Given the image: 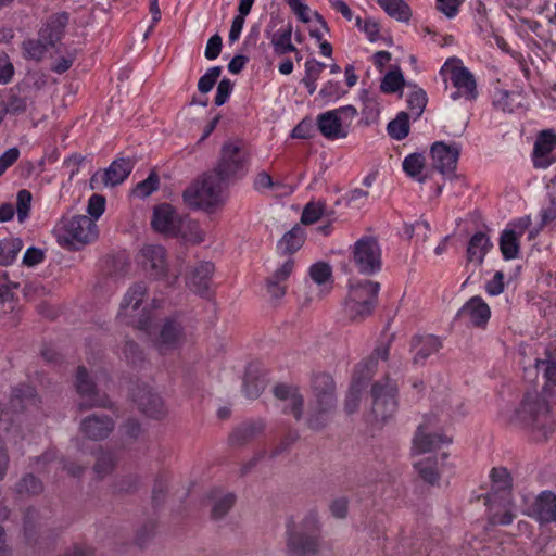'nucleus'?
<instances>
[{
	"label": "nucleus",
	"mask_w": 556,
	"mask_h": 556,
	"mask_svg": "<svg viewBox=\"0 0 556 556\" xmlns=\"http://www.w3.org/2000/svg\"><path fill=\"white\" fill-rule=\"evenodd\" d=\"M516 418L538 442L546 441L554 432L551 406L545 397L536 391H529L525 394L516 410Z\"/></svg>",
	"instance_id": "f257e3e1"
},
{
	"label": "nucleus",
	"mask_w": 556,
	"mask_h": 556,
	"mask_svg": "<svg viewBox=\"0 0 556 556\" xmlns=\"http://www.w3.org/2000/svg\"><path fill=\"white\" fill-rule=\"evenodd\" d=\"M223 182L215 173L203 174L184 190V203L193 210L213 212L225 202Z\"/></svg>",
	"instance_id": "f03ea898"
},
{
	"label": "nucleus",
	"mask_w": 556,
	"mask_h": 556,
	"mask_svg": "<svg viewBox=\"0 0 556 556\" xmlns=\"http://www.w3.org/2000/svg\"><path fill=\"white\" fill-rule=\"evenodd\" d=\"M137 328L148 332L160 353L179 348L185 341V329L178 317H166L152 331V316L143 312L137 321Z\"/></svg>",
	"instance_id": "7ed1b4c3"
},
{
	"label": "nucleus",
	"mask_w": 556,
	"mask_h": 556,
	"mask_svg": "<svg viewBox=\"0 0 556 556\" xmlns=\"http://www.w3.org/2000/svg\"><path fill=\"white\" fill-rule=\"evenodd\" d=\"M250 153L241 140H228L220 148L214 173L223 181L239 179L247 174Z\"/></svg>",
	"instance_id": "20e7f679"
},
{
	"label": "nucleus",
	"mask_w": 556,
	"mask_h": 556,
	"mask_svg": "<svg viewBox=\"0 0 556 556\" xmlns=\"http://www.w3.org/2000/svg\"><path fill=\"white\" fill-rule=\"evenodd\" d=\"M380 283L362 280L350 285L345 300V313L352 321H361L368 317L377 305Z\"/></svg>",
	"instance_id": "39448f33"
},
{
	"label": "nucleus",
	"mask_w": 556,
	"mask_h": 556,
	"mask_svg": "<svg viewBox=\"0 0 556 556\" xmlns=\"http://www.w3.org/2000/svg\"><path fill=\"white\" fill-rule=\"evenodd\" d=\"M371 414L376 422L384 424L397 410V386L388 376L376 381L371 387Z\"/></svg>",
	"instance_id": "423d86ee"
},
{
	"label": "nucleus",
	"mask_w": 556,
	"mask_h": 556,
	"mask_svg": "<svg viewBox=\"0 0 556 556\" xmlns=\"http://www.w3.org/2000/svg\"><path fill=\"white\" fill-rule=\"evenodd\" d=\"M382 252L378 239L372 236L359 238L351 248V261L358 271L371 276L381 269Z\"/></svg>",
	"instance_id": "0eeeda50"
},
{
	"label": "nucleus",
	"mask_w": 556,
	"mask_h": 556,
	"mask_svg": "<svg viewBox=\"0 0 556 556\" xmlns=\"http://www.w3.org/2000/svg\"><path fill=\"white\" fill-rule=\"evenodd\" d=\"M319 553V539L317 533L308 529L305 522L299 527L288 529L287 555L288 556H316Z\"/></svg>",
	"instance_id": "6e6552de"
},
{
	"label": "nucleus",
	"mask_w": 556,
	"mask_h": 556,
	"mask_svg": "<svg viewBox=\"0 0 556 556\" xmlns=\"http://www.w3.org/2000/svg\"><path fill=\"white\" fill-rule=\"evenodd\" d=\"M442 73L450 72L451 81L457 89L451 97L456 100L464 97L468 100H472L477 97V85L473 75L468 68L460 65V61L457 59H450L443 65Z\"/></svg>",
	"instance_id": "1a4fd4ad"
},
{
	"label": "nucleus",
	"mask_w": 556,
	"mask_h": 556,
	"mask_svg": "<svg viewBox=\"0 0 556 556\" xmlns=\"http://www.w3.org/2000/svg\"><path fill=\"white\" fill-rule=\"evenodd\" d=\"M76 390L81 400L78 403L79 410H86L93 407H108L110 400L106 394H101L90 379L84 367H78L75 381Z\"/></svg>",
	"instance_id": "9d476101"
},
{
	"label": "nucleus",
	"mask_w": 556,
	"mask_h": 556,
	"mask_svg": "<svg viewBox=\"0 0 556 556\" xmlns=\"http://www.w3.org/2000/svg\"><path fill=\"white\" fill-rule=\"evenodd\" d=\"M184 223L182 216L168 203H162L153 208L151 226L159 233L177 237L182 233Z\"/></svg>",
	"instance_id": "9b49d317"
},
{
	"label": "nucleus",
	"mask_w": 556,
	"mask_h": 556,
	"mask_svg": "<svg viewBox=\"0 0 556 556\" xmlns=\"http://www.w3.org/2000/svg\"><path fill=\"white\" fill-rule=\"evenodd\" d=\"M485 505L489 506V523L491 526H507L516 518L513 498L509 493H506L504 496L488 494L485 496Z\"/></svg>",
	"instance_id": "f8f14e48"
},
{
	"label": "nucleus",
	"mask_w": 556,
	"mask_h": 556,
	"mask_svg": "<svg viewBox=\"0 0 556 556\" xmlns=\"http://www.w3.org/2000/svg\"><path fill=\"white\" fill-rule=\"evenodd\" d=\"M132 397L138 408L151 418L161 419L167 414L163 399L147 384L138 386Z\"/></svg>",
	"instance_id": "ddd939ff"
},
{
	"label": "nucleus",
	"mask_w": 556,
	"mask_h": 556,
	"mask_svg": "<svg viewBox=\"0 0 556 556\" xmlns=\"http://www.w3.org/2000/svg\"><path fill=\"white\" fill-rule=\"evenodd\" d=\"M432 166L441 174H451L456 169L460 148L456 143L434 142L430 150Z\"/></svg>",
	"instance_id": "4468645a"
},
{
	"label": "nucleus",
	"mask_w": 556,
	"mask_h": 556,
	"mask_svg": "<svg viewBox=\"0 0 556 556\" xmlns=\"http://www.w3.org/2000/svg\"><path fill=\"white\" fill-rule=\"evenodd\" d=\"M147 296V287L143 282L134 283L125 293L121 306L118 316L128 324H134L137 327V321L142 315L137 312L140 304Z\"/></svg>",
	"instance_id": "2eb2a0df"
},
{
	"label": "nucleus",
	"mask_w": 556,
	"mask_h": 556,
	"mask_svg": "<svg viewBox=\"0 0 556 556\" xmlns=\"http://www.w3.org/2000/svg\"><path fill=\"white\" fill-rule=\"evenodd\" d=\"M313 404L324 406H337L336 383L333 378L326 372H315L311 378Z\"/></svg>",
	"instance_id": "dca6fc26"
},
{
	"label": "nucleus",
	"mask_w": 556,
	"mask_h": 556,
	"mask_svg": "<svg viewBox=\"0 0 556 556\" xmlns=\"http://www.w3.org/2000/svg\"><path fill=\"white\" fill-rule=\"evenodd\" d=\"M265 428L266 422L262 418L242 421L230 432L228 442L232 447H243L261 435Z\"/></svg>",
	"instance_id": "f3484780"
},
{
	"label": "nucleus",
	"mask_w": 556,
	"mask_h": 556,
	"mask_svg": "<svg viewBox=\"0 0 556 556\" xmlns=\"http://www.w3.org/2000/svg\"><path fill=\"white\" fill-rule=\"evenodd\" d=\"M65 232L77 243H88L98 237L96 222L86 215L73 216L64 226Z\"/></svg>",
	"instance_id": "a211bd4d"
},
{
	"label": "nucleus",
	"mask_w": 556,
	"mask_h": 556,
	"mask_svg": "<svg viewBox=\"0 0 556 556\" xmlns=\"http://www.w3.org/2000/svg\"><path fill=\"white\" fill-rule=\"evenodd\" d=\"M114 421L106 415L92 414L80 422V432L92 441L106 439L114 430Z\"/></svg>",
	"instance_id": "6ab92c4d"
},
{
	"label": "nucleus",
	"mask_w": 556,
	"mask_h": 556,
	"mask_svg": "<svg viewBox=\"0 0 556 556\" xmlns=\"http://www.w3.org/2000/svg\"><path fill=\"white\" fill-rule=\"evenodd\" d=\"M142 266L148 275L154 279L165 277L167 263L165 249L161 245H146L141 250Z\"/></svg>",
	"instance_id": "aec40b11"
},
{
	"label": "nucleus",
	"mask_w": 556,
	"mask_h": 556,
	"mask_svg": "<svg viewBox=\"0 0 556 556\" xmlns=\"http://www.w3.org/2000/svg\"><path fill=\"white\" fill-rule=\"evenodd\" d=\"M556 135L549 130L542 131L535 143L533 150V164L536 168H547L556 162Z\"/></svg>",
	"instance_id": "412c9836"
},
{
	"label": "nucleus",
	"mask_w": 556,
	"mask_h": 556,
	"mask_svg": "<svg viewBox=\"0 0 556 556\" xmlns=\"http://www.w3.org/2000/svg\"><path fill=\"white\" fill-rule=\"evenodd\" d=\"M528 515L541 523L556 522V495L551 491L539 494Z\"/></svg>",
	"instance_id": "4be33fe9"
},
{
	"label": "nucleus",
	"mask_w": 556,
	"mask_h": 556,
	"mask_svg": "<svg viewBox=\"0 0 556 556\" xmlns=\"http://www.w3.org/2000/svg\"><path fill=\"white\" fill-rule=\"evenodd\" d=\"M215 271V266L211 262L199 263L191 271L187 280L188 287L201 296H207L212 276Z\"/></svg>",
	"instance_id": "5701e85b"
},
{
	"label": "nucleus",
	"mask_w": 556,
	"mask_h": 556,
	"mask_svg": "<svg viewBox=\"0 0 556 556\" xmlns=\"http://www.w3.org/2000/svg\"><path fill=\"white\" fill-rule=\"evenodd\" d=\"M70 16L65 12L51 15L45 26L39 30L41 40L53 47L61 40L65 27L68 24Z\"/></svg>",
	"instance_id": "b1692460"
},
{
	"label": "nucleus",
	"mask_w": 556,
	"mask_h": 556,
	"mask_svg": "<svg viewBox=\"0 0 556 556\" xmlns=\"http://www.w3.org/2000/svg\"><path fill=\"white\" fill-rule=\"evenodd\" d=\"M134 163L130 159H117L102 174L101 180L106 187H115L122 184L131 173Z\"/></svg>",
	"instance_id": "393cba45"
},
{
	"label": "nucleus",
	"mask_w": 556,
	"mask_h": 556,
	"mask_svg": "<svg viewBox=\"0 0 556 556\" xmlns=\"http://www.w3.org/2000/svg\"><path fill=\"white\" fill-rule=\"evenodd\" d=\"M450 442V438L442 434L429 433L427 427L425 425H420L414 438L413 450L417 454H424Z\"/></svg>",
	"instance_id": "a878e982"
},
{
	"label": "nucleus",
	"mask_w": 556,
	"mask_h": 556,
	"mask_svg": "<svg viewBox=\"0 0 556 556\" xmlns=\"http://www.w3.org/2000/svg\"><path fill=\"white\" fill-rule=\"evenodd\" d=\"M316 125L320 134L328 140L345 139L348 137V130L340 124L332 110L319 114Z\"/></svg>",
	"instance_id": "bb28decb"
},
{
	"label": "nucleus",
	"mask_w": 556,
	"mask_h": 556,
	"mask_svg": "<svg viewBox=\"0 0 556 556\" xmlns=\"http://www.w3.org/2000/svg\"><path fill=\"white\" fill-rule=\"evenodd\" d=\"M27 429L23 426L21 416L14 418L4 413L0 418V438L9 443L17 444L26 437Z\"/></svg>",
	"instance_id": "cd10ccee"
},
{
	"label": "nucleus",
	"mask_w": 556,
	"mask_h": 556,
	"mask_svg": "<svg viewBox=\"0 0 556 556\" xmlns=\"http://www.w3.org/2000/svg\"><path fill=\"white\" fill-rule=\"evenodd\" d=\"M488 304L479 296L471 298L459 311V315L466 317L477 327L483 326L490 318Z\"/></svg>",
	"instance_id": "c85d7f7f"
},
{
	"label": "nucleus",
	"mask_w": 556,
	"mask_h": 556,
	"mask_svg": "<svg viewBox=\"0 0 556 556\" xmlns=\"http://www.w3.org/2000/svg\"><path fill=\"white\" fill-rule=\"evenodd\" d=\"M490 238L482 231L476 232L469 240L467 248V261L477 266L483 263L484 256L491 249Z\"/></svg>",
	"instance_id": "c756f323"
},
{
	"label": "nucleus",
	"mask_w": 556,
	"mask_h": 556,
	"mask_svg": "<svg viewBox=\"0 0 556 556\" xmlns=\"http://www.w3.org/2000/svg\"><path fill=\"white\" fill-rule=\"evenodd\" d=\"M336 406H324L320 404H309L306 425L311 430H323L331 420Z\"/></svg>",
	"instance_id": "7c9ffc66"
},
{
	"label": "nucleus",
	"mask_w": 556,
	"mask_h": 556,
	"mask_svg": "<svg viewBox=\"0 0 556 556\" xmlns=\"http://www.w3.org/2000/svg\"><path fill=\"white\" fill-rule=\"evenodd\" d=\"M441 343L434 336L415 337L413 339V349L416 351L413 357L414 363L426 361L431 354L439 351Z\"/></svg>",
	"instance_id": "2f4dec72"
},
{
	"label": "nucleus",
	"mask_w": 556,
	"mask_h": 556,
	"mask_svg": "<svg viewBox=\"0 0 556 556\" xmlns=\"http://www.w3.org/2000/svg\"><path fill=\"white\" fill-rule=\"evenodd\" d=\"M47 85V75L39 71H28L23 80L17 85V91L21 93H26L33 100L35 94L43 89Z\"/></svg>",
	"instance_id": "473e14b6"
},
{
	"label": "nucleus",
	"mask_w": 556,
	"mask_h": 556,
	"mask_svg": "<svg viewBox=\"0 0 556 556\" xmlns=\"http://www.w3.org/2000/svg\"><path fill=\"white\" fill-rule=\"evenodd\" d=\"M43 483L33 473L24 475L14 485V492L21 497H31L41 494Z\"/></svg>",
	"instance_id": "72a5a7b5"
},
{
	"label": "nucleus",
	"mask_w": 556,
	"mask_h": 556,
	"mask_svg": "<svg viewBox=\"0 0 556 556\" xmlns=\"http://www.w3.org/2000/svg\"><path fill=\"white\" fill-rule=\"evenodd\" d=\"M304 240V230L302 227L296 225L287 233H285V236L278 242V249L285 254H292L303 245Z\"/></svg>",
	"instance_id": "f704fd0d"
},
{
	"label": "nucleus",
	"mask_w": 556,
	"mask_h": 556,
	"mask_svg": "<svg viewBox=\"0 0 556 556\" xmlns=\"http://www.w3.org/2000/svg\"><path fill=\"white\" fill-rule=\"evenodd\" d=\"M117 458L111 451L100 448L96 454V463L93 465V472L98 479H103L110 476L115 466Z\"/></svg>",
	"instance_id": "c9c22d12"
},
{
	"label": "nucleus",
	"mask_w": 556,
	"mask_h": 556,
	"mask_svg": "<svg viewBox=\"0 0 556 556\" xmlns=\"http://www.w3.org/2000/svg\"><path fill=\"white\" fill-rule=\"evenodd\" d=\"M291 24H288L285 27L280 28L271 36V45L276 54L282 55L288 52L296 51L295 46L291 42Z\"/></svg>",
	"instance_id": "e433bc0d"
},
{
	"label": "nucleus",
	"mask_w": 556,
	"mask_h": 556,
	"mask_svg": "<svg viewBox=\"0 0 556 556\" xmlns=\"http://www.w3.org/2000/svg\"><path fill=\"white\" fill-rule=\"evenodd\" d=\"M366 387L367 383L365 380L353 378L344 401V410L348 414H354L358 409L362 394Z\"/></svg>",
	"instance_id": "4c0bfd02"
},
{
	"label": "nucleus",
	"mask_w": 556,
	"mask_h": 556,
	"mask_svg": "<svg viewBox=\"0 0 556 556\" xmlns=\"http://www.w3.org/2000/svg\"><path fill=\"white\" fill-rule=\"evenodd\" d=\"M491 481H492V490L491 494H496L497 496H504L506 493L510 492L511 488V478L506 468H494L491 471Z\"/></svg>",
	"instance_id": "58836bf2"
},
{
	"label": "nucleus",
	"mask_w": 556,
	"mask_h": 556,
	"mask_svg": "<svg viewBox=\"0 0 556 556\" xmlns=\"http://www.w3.org/2000/svg\"><path fill=\"white\" fill-rule=\"evenodd\" d=\"M425 168V157L419 153H413L403 161L404 172L418 182H425L427 175L422 174Z\"/></svg>",
	"instance_id": "ea45409f"
},
{
	"label": "nucleus",
	"mask_w": 556,
	"mask_h": 556,
	"mask_svg": "<svg viewBox=\"0 0 556 556\" xmlns=\"http://www.w3.org/2000/svg\"><path fill=\"white\" fill-rule=\"evenodd\" d=\"M517 230L506 229L500 238V249L506 260L516 258L519 252Z\"/></svg>",
	"instance_id": "a19ab883"
},
{
	"label": "nucleus",
	"mask_w": 556,
	"mask_h": 556,
	"mask_svg": "<svg viewBox=\"0 0 556 556\" xmlns=\"http://www.w3.org/2000/svg\"><path fill=\"white\" fill-rule=\"evenodd\" d=\"M535 368L543 371L544 378L556 384V353L549 349L544 352V357L535 361Z\"/></svg>",
	"instance_id": "79ce46f5"
},
{
	"label": "nucleus",
	"mask_w": 556,
	"mask_h": 556,
	"mask_svg": "<svg viewBox=\"0 0 556 556\" xmlns=\"http://www.w3.org/2000/svg\"><path fill=\"white\" fill-rule=\"evenodd\" d=\"M380 7L392 17L401 22H407L410 10L403 0H378Z\"/></svg>",
	"instance_id": "37998d69"
},
{
	"label": "nucleus",
	"mask_w": 556,
	"mask_h": 556,
	"mask_svg": "<svg viewBox=\"0 0 556 556\" xmlns=\"http://www.w3.org/2000/svg\"><path fill=\"white\" fill-rule=\"evenodd\" d=\"M34 100L26 93H11L4 103V112L13 115L24 113Z\"/></svg>",
	"instance_id": "c03bdc74"
},
{
	"label": "nucleus",
	"mask_w": 556,
	"mask_h": 556,
	"mask_svg": "<svg viewBox=\"0 0 556 556\" xmlns=\"http://www.w3.org/2000/svg\"><path fill=\"white\" fill-rule=\"evenodd\" d=\"M22 248L23 243L20 239L0 240V265L8 266L12 264Z\"/></svg>",
	"instance_id": "a18cd8bd"
},
{
	"label": "nucleus",
	"mask_w": 556,
	"mask_h": 556,
	"mask_svg": "<svg viewBox=\"0 0 556 556\" xmlns=\"http://www.w3.org/2000/svg\"><path fill=\"white\" fill-rule=\"evenodd\" d=\"M409 115L405 112H401L397 116L388 124V134L396 140H402L407 137L409 132Z\"/></svg>",
	"instance_id": "49530a36"
},
{
	"label": "nucleus",
	"mask_w": 556,
	"mask_h": 556,
	"mask_svg": "<svg viewBox=\"0 0 556 556\" xmlns=\"http://www.w3.org/2000/svg\"><path fill=\"white\" fill-rule=\"evenodd\" d=\"M309 277L318 286L332 285V269L328 263L317 262L309 268ZM329 286L328 289H330Z\"/></svg>",
	"instance_id": "de8ad7c7"
},
{
	"label": "nucleus",
	"mask_w": 556,
	"mask_h": 556,
	"mask_svg": "<svg viewBox=\"0 0 556 556\" xmlns=\"http://www.w3.org/2000/svg\"><path fill=\"white\" fill-rule=\"evenodd\" d=\"M236 502L233 493H226L217 497L213 504L211 516L215 520L224 518Z\"/></svg>",
	"instance_id": "09e8293b"
},
{
	"label": "nucleus",
	"mask_w": 556,
	"mask_h": 556,
	"mask_svg": "<svg viewBox=\"0 0 556 556\" xmlns=\"http://www.w3.org/2000/svg\"><path fill=\"white\" fill-rule=\"evenodd\" d=\"M408 109L414 119H417L424 112L427 104L426 92L421 89L414 90L407 98Z\"/></svg>",
	"instance_id": "8fccbe9b"
},
{
	"label": "nucleus",
	"mask_w": 556,
	"mask_h": 556,
	"mask_svg": "<svg viewBox=\"0 0 556 556\" xmlns=\"http://www.w3.org/2000/svg\"><path fill=\"white\" fill-rule=\"evenodd\" d=\"M415 467L418 470L420 477L425 481H427L431 484H433L438 481L439 473L437 470V462L434 459H431V458L424 459L421 462H418L415 465Z\"/></svg>",
	"instance_id": "3c124183"
},
{
	"label": "nucleus",
	"mask_w": 556,
	"mask_h": 556,
	"mask_svg": "<svg viewBox=\"0 0 556 556\" xmlns=\"http://www.w3.org/2000/svg\"><path fill=\"white\" fill-rule=\"evenodd\" d=\"M47 47H50V45L41 40L40 37L37 40L30 39L23 43L25 55L37 61L43 58Z\"/></svg>",
	"instance_id": "603ef678"
},
{
	"label": "nucleus",
	"mask_w": 556,
	"mask_h": 556,
	"mask_svg": "<svg viewBox=\"0 0 556 556\" xmlns=\"http://www.w3.org/2000/svg\"><path fill=\"white\" fill-rule=\"evenodd\" d=\"M220 73L222 67L219 66H213L208 68V71L198 81L199 91L202 93H207L211 91L218 77L220 76Z\"/></svg>",
	"instance_id": "864d4df0"
},
{
	"label": "nucleus",
	"mask_w": 556,
	"mask_h": 556,
	"mask_svg": "<svg viewBox=\"0 0 556 556\" xmlns=\"http://www.w3.org/2000/svg\"><path fill=\"white\" fill-rule=\"evenodd\" d=\"M31 199H33L31 193L26 189H22L17 192L16 211H17V218L21 223L24 222L26 219V217L28 216V213L30 210V204H31Z\"/></svg>",
	"instance_id": "5fc2aeb1"
},
{
	"label": "nucleus",
	"mask_w": 556,
	"mask_h": 556,
	"mask_svg": "<svg viewBox=\"0 0 556 556\" xmlns=\"http://www.w3.org/2000/svg\"><path fill=\"white\" fill-rule=\"evenodd\" d=\"M123 354L126 361L132 365L140 364L144 358L142 350L132 340H125Z\"/></svg>",
	"instance_id": "6e6d98bb"
},
{
	"label": "nucleus",
	"mask_w": 556,
	"mask_h": 556,
	"mask_svg": "<svg viewBox=\"0 0 556 556\" xmlns=\"http://www.w3.org/2000/svg\"><path fill=\"white\" fill-rule=\"evenodd\" d=\"M404 84V78L401 72H389L381 81V90L383 92H395Z\"/></svg>",
	"instance_id": "4d7b16f0"
},
{
	"label": "nucleus",
	"mask_w": 556,
	"mask_h": 556,
	"mask_svg": "<svg viewBox=\"0 0 556 556\" xmlns=\"http://www.w3.org/2000/svg\"><path fill=\"white\" fill-rule=\"evenodd\" d=\"M324 205L320 203H307L302 212L301 222L304 225L316 223L323 214Z\"/></svg>",
	"instance_id": "13d9d810"
},
{
	"label": "nucleus",
	"mask_w": 556,
	"mask_h": 556,
	"mask_svg": "<svg viewBox=\"0 0 556 556\" xmlns=\"http://www.w3.org/2000/svg\"><path fill=\"white\" fill-rule=\"evenodd\" d=\"M377 365L378 362L370 355L367 359L358 364L353 378H361L367 382L377 369Z\"/></svg>",
	"instance_id": "bf43d9fd"
},
{
	"label": "nucleus",
	"mask_w": 556,
	"mask_h": 556,
	"mask_svg": "<svg viewBox=\"0 0 556 556\" xmlns=\"http://www.w3.org/2000/svg\"><path fill=\"white\" fill-rule=\"evenodd\" d=\"M159 187V177L156 174L152 173L148 176L147 179L139 182L135 188V193L138 197L146 198L150 195L154 190Z\"/></svg>",
	"instance_id": "052dcab7"
},
{
	"label": "nucleus",
	"mask_w": 556,
	"mask_h": 556,
	"mask_svg": "<svg viewBox=\"0 0 556 556\" xmlns=\"http://www.w3.org/2000/svg\"><path fill=\"white\" fill-rule=\"evenodd\" d=\"M303 407L304 397L299 390L296 393H293V396L288 401L285 412L290 413L295 420H301L303 417Z\"/></svg>",
	"instance_id": "680f3d73"
},
{
	"label": "nucleus",
	"mask_w": 556,
	"mask_h": 556,
	"mask_svg": "<svg viewBox=\"0 0 556 556\" xmlns=\"http://www.w3.org/2000/svg\"><path fill=\"white\" fill-rule=\"evenodd\" d=\"M105 208V198L100 194H92L88 201L87 212L89 214L88 217L91 219H98L104 212Z\"/></svg>",
	"instance_id": "e2e57ef3"
},
{
	"label": "nucleus",
	"mask_w": 556,
	"mask_h": 556,
	"mask_svg": "<svg viewBox=\"0 0 556 556\" xmlns=\"http://www.w3.org/2000/svg\"><path fill=\"white\" fill-rule=\"evenodd\" d=\"M337 115L340 124H342L343 128L349 131V128L353 122V119L357 115V110L353 105H345L332 110Z\"/></svg>",
	"instance_id": "0e129e2a"
},
{
	"label": "nucleus",
	"mask_w": 556,
	"mask_h": 556,
	"mask_svg": "<svg viewBox=\"0 0 556 556\" xmlns=\"http://www.w3.org/2000/svg\"><path fill=\"white\" fill-rule=\"evenodd\" d=\"M329 509L334 518L343 519L348 515L349 500L345 496H340L331 501Z\"/></svg>",
	"instance_id": "69168bd1"
},
{
	"label": "nucleus",
	"mask_w": 556,
	"mask_h": 556,
	"mask_svg": "<svg viewBox=\"0 0 556 556\" xmlns=\"http://www.w3.org/2000/svg\"><path fill=\"white\" fill-rule=\"evenodd\" d=\"M267 292L270 298L275 301L280 300L286 294V285L283 281L275 279L274 276H270L266 280Z\"/></svg>",
	"instance_id": "338daca9"
},
{
	"label": "nucleus",
	"mask_w": 556,
	"mask_h": 556,
	"mask_svg": "<svg viewBox=\"0 0 556 556\" xmlns=\"http://www.w3.org/2000/svg\"><path fill=\"white\" fill-rule=\"evenodd\" d=\"M18 157L20 150L15 147L8 149L0 155V177L18 160Z\"/></svg>",
	"instance_id": "774afa93"
}]
</instances>
